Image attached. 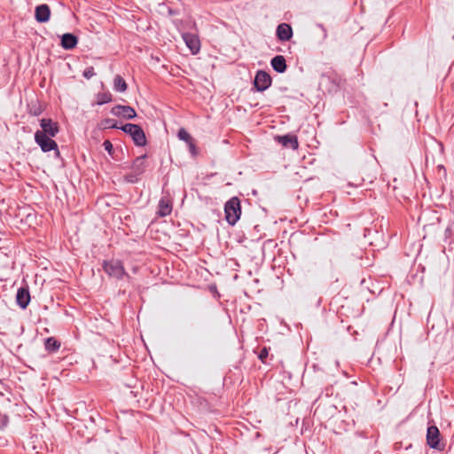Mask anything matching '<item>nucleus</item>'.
Instances as JSON below:
<instances>
[{"label": "nucleus", "instance_id": "f257e3e1", "mask_svg": "<svg viewBox=\"0 0 454 454\" xmlns=\"http://www.w3.org/2000/svg\"><path fill=\"white\" fill-rule=\"evenodd\" d=\"M102 269L106 272V274L116 280H121L123 278H127L128 280L131 279V277L125 270L123 262L118 259H111V260H104L102 262Z\"/></svg>", "mask_w": 454, "mask_h": 454}, {"label": "nucleus", "instance_id": "f03ea898", "mask_svg": "<svg viewBox=\"0 0 454 454\" xmlns=\"http://www.w3.org/2000/svg\"><path fill=\"white\" fill-rule=\"evenodd\" d=\"M224 214L227 223L233 226L240 218L241 206L237 196L231 197L224 205Z\"/></svg>", "mask_w": 454, "mask_h": 454}, {"label": "nucleus", "instance_id": "7ed1b4c3", "mask_svg": "<svg viewBox=\"0 0 454 454\" xmlns=\"http://www.w3.org/2000/svg\"><path fill=\"white\" fill-rule=\"evenodd\" d=\"M124 133L129 135L137 146H145L146 145V137L143 129L133 123H126L120 128Z\"/></svg>", "mask_w": 454, "mask_h": 454}, {"label": "nucleus", "instance_id": "20e7f679", "mask_svg": "<svg viewBox=\"0 0 454 454\" xmlns=\"http://www.w3.org/2000/svg\"><path fill=\"white\" fill-rule=\"evenodd\" d=\"M427 444L434 450H443L444 444L441 443V434L436 426H429L427 430Z\"/></svg>", "mask_w": 454, "mask_h": 454}, {"label": "nucleus", "instance_id": "39448f33", "mask_svg": "<svg viewBox=\"0 0 454 454\" xmlns=\"http://www.w3.org/2000/svg\"><path fill=\"white\" fill-rule=\"evenodd\" d=\"M272 82L271 76L263 70H258L254 79V89L256 91L262 92L270 87Z\"/></svg>", "mask_w": 454, "mask_h": 454}, {"label": "nucleus", "instance_id": "423d86ee", "mask_svg": "<svg viewBox=\"0 0 454 454\" xmlns=\"http://www.w3.org/2000/svg\"><path fill=\"white\" fill-rule=\"evenodd\" d=\"M51 137L43 133H35V141L43 153H48L57 148L58 144Z\"/></svg>", "mask_w": 454, "mask_h": 454}, {"label": "nucleus", "instance_id": "0eeeda50", "mask_svg": "<svg viewBox=\"0 0 454 454\" xmlns=\"http://www.w3.org/2000/svg\"><path fill=\"white\" fill-rule=\"evenodd\" d=\"M41 130H37L35 133H43L46 136L55 137L59 131V127L58 122L53 121L51 119L43 118L40 120Z\"/></svg>", "mask_w": 454, "mask_h": 454}, {"label": "nucleus", "instance_id": "6e6552de", "mask_svg": "<svg viewBox=\"0 0 454 454\" xmlns=\"http://www.w3.org/2000/svg\"><path fill=\"white\" fill-rule=\"evenodd\" d=\"M111 114L126 120H133L137 117L135 109L129 106L116 105L111 109Z\"/></svg>", "mask_w": 454, "mask_h": 454}, {"label": "nucleus", "instance_id": "1a4fd4ad", "mask_svg": "<svg viewBox=\"0 0 454 454\" xmlns=\"http://www.w3.org/2000/svg\"><path fill=\"white\" fill-rule=\"evenodd\" d=\"M182 38L192 54H197L200 50V41L199 35L193 33H182Z\"/></svg>", "mask_w": 454, "mask_h": 454}, {"label": "nucleus", "instance_id": "9d476101", "mask_svg": "<svg viewBox=\"0 0 454 454\" xmlns=\"http://www.w3.org/2000/svg\"><path fill=\"white\" fill-rule=\"evenodd\" d=\"M173 209L172 199L168 194L160 198L158 204L157 215L160 217L168 216L171 214Z\"/></svg>", "mask_w": 454, "mask_h": 454}, {"label": "nucleus", "instance_id": "9b49d317", "mask_svg": "<svg viewBox=\"0 0 454 454\" xmlns=\"http://www.w3.org/2000/svg\"><path fill=\"white\" fill-rule=\"evenodd\" d=\"M51 8L46 4H39L35 10V20L38 23H46L51 18Z\"/></svg>", "mask_w": 454, "mask_h": 454}, {"label": "nucleus", "instance_id": "f8f14e48", "mask_svg": "<svg viewBox=\"0 0 454 454\" xmlns=\"http://www.w3.org/2000/svg\"><path fill=\"white\" fill-rule=\"evenodd\" d=\"M294 32L290 24L280 23L276 29V36L281 42H287L293 37Z\"/></svg>", "mask_w": 454, "mask_h": 454}, {"label": "nucleus", "instance_id": "ddd939ff", "mask_svg": "<svg viewBox=\"0 0 454 454\" xmlns=\"http://www.w3.org/2000/svg\"><path fill=\"white\" fill-rule=\"evenodd\" d=\"M177 137L180 140H183L187 144L191 154L192 156H197L198 149L195 141L193 137L186 131V129L184 128L179 129Z\"/></svg>", "mask_w": 454, "mask_h": 454}, {"label": "nucleus", "instance_id": "4468645a", "mask_svg": "<svg viewBox=\"0 0 454 454\" xmlns=\"http://www.w3.org/2000/svg\"><path fill=\"white\" fill-rule=\"evenodd\" d=\"M16 301L20 308L25 309L30 302L28 287H20L16 294Z\"/></svg>", "mask_w": 454, "mask_h": 454}, {"label": "nucleus", "instance_id": "2eb2a0df", "mask_svg": "<svg viewBox=\"0 0 454 454\" xmlns=\"http://www.w3.org/2000/svg\"><path fill=\"white\" fill-rule=\"evenodd\" d=\"M276 139L284 147L291 148L293 150H296L299 147L298 139L295 135L286 134L284 136H278Z\"/></svg>", "mask_w": 454, "mask_h": 454}, {"label": "nucleus", "instance_id": "dca6fc26", "mask_svg": "<svg viewBox=\"0 0 454 454\" xmlns=\"http://www.w3.org/2000/svg\"><path fill=\"white\" fill-rule=\"evenodd\" d=\"M60 39L61 47L67 51L73 50L77 46L78 37L72 33L63 34Z\"/></svg>", "mask_w": 454, "mask_h": 454}, {"label": "nucleus", "instance_id": "f3484780", "mask_svg": "<svg viewBox=\"0 0 454 454\" xmlns=\"http://www.w3.org/2000/svg\"><path fill=\"white\" fill-rule=\"evenodd\" d=\"M147 155L144 154L137 157L131 165V170L139 175L140 176L145 172L147 165L145 162Z\"/></svg>", "mask_w": 454, "mask_h": 454}, {"label": "nucleus", "instance_id": "a211bd4d", "mask_svg": "<svg viewBox=\"0 0 454 454\" xmlns=\"http://www.w3.org/2000/svg\"><path fill=\"white\" fill-rule=\"evenodd\" d=\"M270 65L273 70L278 74H283L287 69L286 59L282 55H277L273 57L270 60Z\"/></svg>", "mask_w": 454, "mask_h": 454}, {"label": "nucleus", "instance_id": "6ab92c4d", "mask_svg": "<svg viewBox=\"0 0 454 454\" xmlns=\"http://www.w3.org/2000/svg\"><path fill=\"white\" fill-rule=\"evenodd\" d=\"M60 346V342L54 337H48L45 339L44 348L48 352H56L59 349Z\"/></svg>", "mask_w": 454, "mask_h": 454}, {"label": "nucleus", "instance_id": "aec40b11", "mask_svg": "<svg viewBox=\"0 0 454 454\" xmlns=\"http://www.w3.org/2000/svg\"><path fill=\"white\" fill-rule=\"evenodd\" d=\"M128 89V84L121 75L116 74L114 78V90L117 92H125Z\"/></svg>", "mask_w": 454, "mask_h": 454}, {"label": "nucleus", "instance_id": "412c9836", "mask_svg": "<svg viewBox=\"0 0 454 454\" xmlns=\"http://www.w3.org/2000/svg\"><path fill=\"white\" fill-rule=\"evenodd\" d=\"M96 105L102 106L113 101V96L109 91L106 92H98L96 95Z\"/></svg>", "mask_w": 454, "mask_h": 454}, {"label": "nucleus", "instance_id": "4be33fe9", "mask_svg": "<svg viewBox=\"0 0 454 454\" xmlns=\"http://www.w3.org/2000/svg\"><path fill=\"white\" fill-rule=\"evenodd\" d=\"M103 129H120L117 125V121L114 119L106 118L101 121Z\"/></svg>", "mask_w": 454, "mask_h": 454}, {"label": "nucleus", "instance_id": "5701e85b", "mask_svg": "<svg viewBox=\"0 0 454 454\" xmlns=\"http://www.w3.org/2000/svg\"><path fill=\"white\" fill-rule=\"evenodd\" d=\"M124 178L128 183L135 184L138 182L140 176L131 170L130 173L125 175Z\"/></svg>", "mask_w": 454, "mask_h": 454}, {"label": "nucleus", "instance_id": "b1692460", "mask_svg": "<svg viewBox=\"0 0 454 454\" xmlns=\"http://www.w3.org/2000/svg\"><path fill=\"white\" fill-rule=\"evenodd\" d=\"M96 74L93 67H88L83 70L82 75L86 79H90Z\"/></svg>", "mask_w": 454, "mask_h": 454}, {"label": "nucleus", "instance_id": "393cba45", "mask_svg": "<svg viewBox=\"0 0 454 454\" xmlns=\"http://www.w3.org/2000/svg\"><path fill=\"white\" fill-rule=\"evenodd\" d=\"M269 356V349L267 348H263L260 350L259 352V355H258V358L262 362V363H266V358L268 357Z\"/></svg>", "mask_w": 454, "mask_h": 454}, {"label": "nucleus", "instance_id": "a878e982", "mask_svg": "<svg viewBox=\"0 0 454 454\" xmlns=\"http://www.w3.org/2000/svg\"><path fill=\"white\" fill-rule=\"evenodd\" d=\"M103 147L110 155L113 154L114 147H113V144L111 143V141L105 140L103 143Z\"/></svg>", "mask_w": 454, "mask_h": 454}, {"label": "nucleus", "instance_id": "bb28decb", "mask_svg": "<svg viewBox=\"0 0 454 454\" xmlns=\"http://www.w3.org/2000/svg\"><path fill=\"white\" fill-rule=\"evenodd\" d=\"M160 6L163 7V8H167L168 13L169 16H173V15H176L177 14V11L176 10H175V9H173L171 7L166 6L164 2L162 4H160Z\"/></svg>", "mask_w": 454, "mask_h": 454}, {"label": "nucleus", "instance_id": "cd10ccee", "mask_svg": "<svg viewBox=\"0 0 454 454\" xmlns=\"http://www.w3.org/2000/svg\"><path fill=\"white\" fill-rule=\"evenodd\" d=\"M451 235H452V226L449 225V226L446 227V229L444 231V239H445V241L448 239H450Z\"/></svg>", "mask_w": 454, "mask_h": 454}, {"label": "nucleus", "instance_id": "c85d7f7f", "mask_svg": "<svg viewBox=\"0 0 454 454\" xmlns=\"http://www.w3.org/2000/svg\"><path fill=\"white\" fill-rule=\"evenodd\" d=\"M317 27H319L320 30H322V32H323V39H326L327 36H328V34H327V30H326L325 27L323 24H321V23H317Z\"/></svg>", "mask_w": 454, "mask_h": 454}, {"label": "nucleus", "instance_id": "c756f323", "mask_svg": "<svg viewBox=\"0 0 454 454\" xmlns=\"http://www.w3.org/2000/svg\"><path fill=\"white\" fill-rule=\"evenodd\" d=\"M51 151H54V154L56 158H60V152L59 150V147L57 146L56 149H52Z\"/></svg>", "mask_w": 454, "mask_h": 454}, {"label": "nucleus", "instance_id": "7c9ffc66", "mask_svg": "<svg viewBox=\"0 0 454 454\" xmlns=\"http://www.w3.org/2000/svg\"><path fill=\"white\" fill-rule=\"evenodd\" d=\"M41 114V112H40V111L35 110V113H34V114H35V115H38V114Z\"/></svg>", "mask_w": 454, "mask_h": 454}]
</instances>
